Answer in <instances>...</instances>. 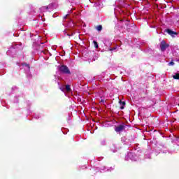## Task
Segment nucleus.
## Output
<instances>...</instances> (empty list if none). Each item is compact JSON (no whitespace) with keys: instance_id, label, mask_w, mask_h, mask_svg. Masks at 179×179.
I'll use <instances>...</instances> for the list:
<instances>
[{"instance_id":"obj_1","label":"nucleus","mask_w":179,"mask_h":179,"mask_svg":"<svg viewBox=\"0 0 179 179\" xmlns=\"http://www.w3.org/2000/svg\"><path fill=\"white\" fill-rule=\"evenodd\" d=\"M58 69L61 73H64V75H71V71L66 65L59 66Z\"/></svg>"},{"instance_id":"obj_2","label":"nucleus","mask_w":179,"mask_h":179,"mask_svg":"<svg viewBox=\"0 0 179 179\" xmlns=\"http://www.w3.org/2000/svg\"><path fill=\"white\" fill-rule=\"evenodd\" d=\"M126 127H127V124H125V123H122L121 124L115 126V131L117 132V134H120V132L125 131Z\"/></svg>"},{"instance_id":"obj_3","label":"nucleus","mask_w":179,"mask_h":179,"mask_svg":"<svg viewBox=\"0 0 179 179\" xmlns=\"http://www.w3.org/2000/svg\"><path fill=\"white\" fill-rule=\"evenodd\" d=\"M169 47H170V45L167 44L166 43V41H161V43H160V50H161V51H162V52L166 51V49L169 48Z\"/></svg>"},{"instance_id":"obj_4","label":"nucleus","mask_w":179,"mask_h":179,"mask_svg":"<svg viewBox=\"0 0 179 179\" xmlns=\"http://www.w3.org/2000/svg\"><path fill=\"white\" fill-rule=\"evenodd\" d=\"M165 33H168V34H169V36H171L172 37H174V35L177 36L178 34V33L170 29H165Z\"/></svg>"},{"instance_id":"obj_5","label":"nucleus","mask_w":179,"mask_h":179,"mask_svg":"<svg viewBox=\"0 0 179 179\" xmlns=\"http://www.w3.org/2000/svg\"><path fill=\"white\" fill-rule=\"evenodd\" d=\"M119 103L120 104V106H122L120 107V110H124V108L125 107V101H122L120 100Z\"/></svg>"},{"instance_id":"obj_6","label":"nucleus","mask_w":179,"mask_h":179,"mask_svg":"<svg viewBox=\"0 0 179 179\" xmlns=\"http://www.w3.org/2000/svg\"><path fill=\"white\" fill-rule=\"evenodd\" d=\"M96 30H97L98 31H101L103 30V26H101V25L97 26V27H96Z\"/></svg>"},{"instance_id":"obj_7","label":"nucleus","mask_w":179,"mask_h":179,"mask_svg":"<svg viewBox=\"0 0 179 179\" xmlns=\"http://www.w3.org/2000/svg\"><path fill=\"white\" fill-rule=\"evenodd\" d=\"M173 79L178 80L179 79V73H176L174 76H173Z\"/></svg>"},{"instance_id":"obj_8","label":"nucleus","mask_w":179,"mask_h":179,"mask_svg":"<svg viewBox=\"0 0 179 179\" xmlns=\"http://www.w3.org/2000/svg\"><path fill=\"white\" fill-rule=\"evenodd\" d=\"M93 43L95 48H99V43H97V41H93Z\"/></svg>"},{"instance_id":"obj_9","label":"nucleus","mask_w":179,"mask_h":179,"mask_svg":"<svg viewBox=\"0 0 179 179\" xmlns=\"http://www.w3.org/2000/svg\"><path fill=\"white\" fill-rule=\"evenodd\" d=\"M66 90L67 92H71V86L69 85H66Z\"/></svg>"},{"instance_id":"obj_10","label":"nucleus","mask_w":179,"mask_h":179,"mask_svg":"<svg viewBox=\"0 0 179 179\" xmlns=\"http://www.w3.org/2000/svg\"><path fill=\"white\" fill-rule=\"evenodd\" d=\"M45 9L48 10V6H42L41 8V10H45Z\"/></svg>"},{"instance_id":"obj_11","label":"nucleus","mask_w":179,"mask_h":179,"mask_svg":"<svg viewBox=\"0 0 179 179\" xmlns=\"http://www.w3.org/2000/svg\"><path fill=\"white\" fill-rule=\"evenodd\" d=\"M114 50H117V47L110 48V51H114Z\"/></svg>"},{"instance_id":"obj_12","label":"nucleus","mask_w":179,"mask_h":179,"mask_svg":"<svg viewBox=\"0 0 179 179\" xmlns=\"http://www.w3.org/2000/svg\"><path fill=\"white\" fill-rule=\"evenodd\" d=\"M169 65L173 66V65H174V62H170L169 63Z\"/></svg>"},{"instance_id":"obj_13","label":"nucleus","mask_w":179,"mask_h":179,"mask_svg":"<svg viewBox=\"0 0 179 179\" xmlns=\"http://www.w3.org/2000/svg\"><path fill=\"white\" fill-rule=\"evenodd\" d=\"M68 16H69V15H66V16L64 17V19H66L68 17Z\"/></svg>"},{"instance_id":"obj_14","label":"nucleus","mask_w":179,"mask_h":179,"mask_svg":"<svg viewBox=\"0 0 179 179\" xmlns=\"http://www.w3.org/2000/svg\"><path fill=\"white\" fill-rule=\"evenodd\" d=\"M101 103H104V99H101Z\"/></svg>"}]
</instances>
